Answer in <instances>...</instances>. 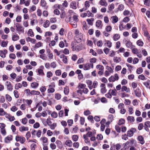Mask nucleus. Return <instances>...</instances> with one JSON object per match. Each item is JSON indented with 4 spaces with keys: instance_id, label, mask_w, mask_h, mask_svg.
<instances>
[{
    "instance_id": "1",
    "label": "nucleus",
    "mask_w": 150,
    "mask_h": 150,
    "mask_svg": "<svg viewBox=\"0 0 150 150\" xmlns=\"http://www.w3.org/2000/svg\"><path fill=\"white\" fill-rule=\"evenodd\" d=\"M71 48L74 51H79L81 50L82 46L81 44H79L77 45H75L72 43L71 44Z\"/></svg>"
},
{
    "instance_id": "2",
    "label": "nucleus",
    "mask_w": 150,
    "mask_h": 150,
    "mask_svg": "<svg viewBox=\"0 0 150 150\" xmlns=\"http://www.w3.org/2000/svg\"><path fill=\"white\" fill-rule=\"evenodd\" d=\"M15 140L17 142H19L23 144L25 141V137L22 136L17 135L16 137Z\"/></svg>"
},
{
    "instance_id": "3",
    "label": "nucleus",
    "mask_w": 150,
    "mask_h": 150,
    "mask_svg": "<svg viewBox=\"0 0 150 150\" xmlns=\"http://www.w3.org/2000/svg\"><path fill=\"white\" fill-rule=\"evenodd\" d=\"M107 70H106L104 73L105 76H109L110 73H112L113 72V69L110 67L107 66L106 68Z\"/></svg>"
},
{
    "instance_id": "4",
    "label": "nucleus",
    "mask_w": 150,
    "mask_h": 150,
    "mask_svg": "<svg viewBox=\"0 0 150 150\" xmlns=\"http://www.w3.org/2000/svg\"><path fill=\"white\" fill-rule=\"evenodd\" d=\"M17 31L20 33H23L24 32V28L19 23H16L15 25Z\"/></svg>"
},
{
    "instance_id": "5",
    "label": "nucleus",
    "mask_w": 150,
    "mask_h": 150,
    "mask_svg": "<svg viewBox=\"0 0 150 150\" xmlns=\"http://www.w3.org/2000/svg\"><path fill=\"white\" fill-rule=\"evenodd\" d=\"M118 108L120 110V113L122 114H124L126 112V110L124 108V105L123 103H120L118 105Z\"/></svg>"
},
{
    "instance_id": "6",
    "label": "nucleus",
    "mask_w": 150,
    "mask_h": 150,
    "mask_svg": "<svg viewBox=\"0 0 150 150\" xmlns=\"http://www.w3.org/2000/svg\"><path fill=\"white\" fill-rule=\"evenodd\" d=\"M136 132V129L132 128L127 132V136L129 137H132L134 133Z\"/></svg>"
},
{
    "instance_id": "7",
    "label": "nucleus",
    "mask_w": 150,
    "mask_h": 150,
    "mask_svg": "<svg viewBox=\"0 0 150 150\" xmlns=\"http://www.w3.org/2000/svg\"><path fill=\"white\" fill-rule=\"evenodd\" d=\"M6 86H7V90L9 91H11L13 89V86L11 83L9 81H7L5 83Z\"/></svg>"
},
{
    "instance_id": "8",
    "label": "nucleus",
    "mask_w": 150,
    "mask_h": 150,
    "mask_svg": "<svg viewBox=\"0 0 150 150\" xmlns=\"http://www.w3.org/2000/svg\"><path fill=\"white\" fill-rule=\"evenodd\" d=\"M93 64L90 63H86L84 65L83 69L84 70H89L90 68H93Z\"/></svg>"
},
{
    "instance_id": "9",
    "label": "nucleus",
    "mask_w": 150,
    "mask_h": 150,
    "mask_svg": "<svg viewBox=\"0 0 150 150\" xmlns=\"http://www.w3.org/2000/svg\"><path fill=\"white\" fill-rule=\"evenodd\" d=\"M13 136L11 135H9L5 138L4 142L6 143H9L13 140Z\"/></svg>"
},
{
    "instance_id": "10",
    "label": "nucleus",
    "mask_w": 150,
    "mask_h": 150,
    "mask_svg": "<svg viewBox=\"0 0 150 150\" xmlns=\"http://www.w3.org/2000/svg\"><path fill=\"white\" fill-rule=\"evenodd\" d=\"M69 21L70 23L72 25L73 27L76 28L77 26V21H74L73 19H71V17H70L69 18Z\"/></svg>"
},
{
    "instance_id": "11",
    "label": "nucleus",
    "mask_w": 150,
    "mask_h": 150,
    "mask_svg": "<svg viewBox=\"0 0 150 150\" xmlns=\"http://www.w3.org/2000/svg\"><path fill=\"white\" fill-rule=\"evenodd\" d=\"M125 45L127 48L131 49L133 48L134 47L132 45V43L129 40L126 41Z\"/></svg>"
},
{
    "instance_id": "12",
    "label": "nucleus",
    "mask_w": 150,
    "mask_h": 150,
    "mask_svg": "<svg viewBox=\"0 0 150 150\" xmlns=\"http://www.w3.org/2000/svg\"><path fill=\"white\" fill-rule=\"evenodd\" d=\"M96 26L99 28L101 29L103 27L101 21L100 20H97L96 22Z\"/></svg>"
},
{
    "instance_id": "13",
    "label": "nucleus",
    "mask_w": 150,
    "mask_h": 150,
    "mask_svg": "<svg viewBox=\"0 0 150 150\" xmlns=\"http://www.w3.org/2000/svg\"><path fill=\"white\" fill-rule=\"evenodd\" d=\"M111 20L113 23H115L117 22L118 21V17L116 15L112 16L111 18Z\"/></svg>"
},
{
    "instance_id": "14",
    "label": "nucleus",
    "mask_w": 150,
    "mask_h": 150,
    "mask_svg": "<svg viewBox=\"0 0 150 150\" xmlns=\"http://www.w3.org/2000/svg\"><path fill=\"white\" fill-rule=\"evenodd\" d=\"M135 95L138 97H140L141 96V91L139 88H137L134 91Z\"/></svg>"
},
{
    "instance_id": "15",
    "label": "nucleus",
    "mask_w": 150,
    "mask_h": 150,
    "mask_svg": "<svg viewBox=\"0 0 150 150\" xmlns=\"http://www.w3.org/2000/svg\"><path fill=\"white\" fill-rule=\"evenodd\" d=\"M7 53V51L6 50H0V56L3 58L6 57V54Z\"/></svg>"
},
{
    "instance_id": "16",
    "label": "nucleus",
    "mask_w": 150,
    "mask_h": 150,
    "mask_svg": "<svg viewBox=\"0 0 150 150\" xmlns=\"http://www.w3.org/2000/svg\"><path fill=\"white\" fill-rule=\"evenodd\" d=\"M28 127L24 126H22L19 128V130L21 132L27 131L28 130Z\"/></svg>"
},
{
    "instance_id": "17",
    "label": "nucleus",
    "mask_w": 150,
    "mask_h": 150,
    "mask_svg": "<svg viewBox=\"0 0 150 150\" xmlns=\"http://www.w3.org/2000/svg\"><path fill=\"white\" fill-rule=\"evenodd\" d=\"M59 57L60 58L63 59L62 61L64 63L66 64L67 63V59L66 56H65L64 54H62L60 55Z\"/></svg>"
},
{
    "instance_id": "18",
    "label": "nucleus",
    "mask_w": 150,
    "mask_h": 150,
    "mask_svg": "<svg viewBox=\"0 0 150 150\" xmlns=\"http://www.w3.org/2000/svg\"><path fill=\"white\" fill-rule=\"evenodd\" d=\"M64 144L67 146L71 147L72 146V143L71 140L67 139L65 142Z\"/></svg>"
},
{
    "instance_id": "19",
    "label": "nucleus",
    "mask_w": 150,
    "mask_h": 150,
    "mask_svg": "<svg viewBox=\"0 0 150 150\" xmlns=\"http://www.w3.org/2000/svg\"><path fill=\"white\" fill-rule=\"evenodd\" d=\"M100 5L104 6H107L108 5V3L106 0H100L99 2Z\"/></svg>"
},
{
    "instance_id": "20",
    "label": "nucleus",
    "mask_w": 150,
    "mask_h": 150,
    "mask_svg": "<svg viewBox=\"0 0 150 150\" xmlns=\"http://www.w3.org/2000/svg\"><path fill=\"white\" fill-rule=\"evenodd\" d=\"M26 40L27 42H30L33 44H35L36 42L35 39L31 38L29 37H27Z\"/></svg>"
},
{
    "instance_id": "21",
    "label": "nucleus",
    "mask_w": 150,
    "mask_h": 150,
    "mask_svg": "<svg viewBox=\"0 0 150 150\" xmlns=\"http://www.w3.org/2000/svg\"><path fill=\"white\" fill-rule=\"evenodd\" d=\"M94 19L93 18H88L86 20V21L88 23L91 25H92L93 24V21Z\"/></svg>"
},
{
    "instance_id": "22",
    "label": "nucleus",
    "mask_w": 150,
    "mask_h": 150,
    "mask_svg": "<svg viewBox=\"0 0 150 150\" xmlns=\"http://www.w3.org/2000/svg\"><path fill=\"white\" fill-rule=\"evenodd\" d=\"M42 46V43L40 42H39L36 43L34 46V48L36 49Z\"/></svg>"
},
{
    "instance_id": "23",
    "label": "nucleus",
    "mask_w": 150,
    "mask_h": 150,
    "mask_svg": "<svg viewBox=\"0 0 150 150\" xmlns=\"http://www.w3.org/2000/svg\"><path fill=\"white\" fill-rule=\"evenodd\" d=\"M137 139L139 142V143L142 144L144 143V141L143 137L142 136H140L138 137Z\"/></svg>"
},
{
    "instance_id": "24",
    "label": "nucleus",
    "mask_w": 150,
    "mask_h": 150,
    "mask_svg": "<svg viewBox=\"0 0 150 150\" xmlns=\"http://www.w3.org/2000/svg\"><path fill=\"white\" fill-rule=\"evenodd\" d=\"M39 85L38 83L37 82H33L31 84V86L32 88H38Z\"/></svg>"
},
{
    "instance_id": "25",
    "label": "nucleus",
    "mask_w": 150,
    "mask_h": 150,
    "mask_svg": "<svg viewBox=\"0 0 150 150\" xmlns=\"http://www.w3.org/2000/svg\"><path fill=\"white\" fill-rule=\"evenodd\" d=\"M40 140L42 142L43 144H45L47 142L48 139L47 138L45 137H41L40 139Z\"/></svg>"
},
{
    "instance_id": "26",
    "label": "nucleus",
    "mask_w": 150,
    "mask_h": 150,
    "mask_svg": "<svg viewBox=\"0 0 150 150\" xmlns=\"http://www.w3.org/2000/svg\"><path fill=\"white\" fill-rule=\"evenodd\" d=\"M76 3L75 1L72 2L70 4V7L73 9L76 8Z\"/></svg>"
},
{
    "instance_id": "27",
    "label": "nucleus",
    "mask_w": 150,
    "mask_h": 150,
    "mask_svg": "<svg viewBox=\"0 0 150 150\" xmlns=\"http://www.w3.org/2000/svg\"><path fill=\"white\" fill-rule=\"evenodd\" d=\"M96 133L93 132V133L91 132H88L86 134H84L85 135L86 137H91L92 136H94Z\"/></svg>"
},
{
    "instance_id": "28",
    "label": "nucleus",
    "mask_w": 150,
    "mask_h": 150,
    "mask_svg": "<svg viewBox=\"0 0 150 150\" xmlns=\"http://www.w3.org/2000/svg\"><path fill=\"white\" fill-rule=\"evenodd\" d=\"M121 91H125L126 92H129L130 90L129 88H128L126 86H124L122 87L121 88Z\"/></svg>"
},
{
    "instance_id": "29",
    "label": "nucleus",
    "mask_w": 150,
    "mask_h": 150,
    "mask_svg": "<svg viewBox=\"0 0 150 150\" xmlns=\"http://www.w3.org/2000/svg\"><path fill=\"white\" fill-rule=\"evenodd\" d=\"M114 62L116 63H119L121 61V58L117 57H115L113 58Z\"/></svg>"
},
{
    "instance_id": "30",
    "label": "nucleus",
    "mask_w": 150,
    "mask_h": 150,
    "mask_svg": "<svg viewBox=\"0 0 150 150\" xmlns=\"http://www.w3.org/2000/svg\"><path fill=\"white\" fill-rule=\"evenodd\" d=\"M23 101L24 103H26L28 106H30V105L32 103V100H23Z\"/></svg>"
},
{
    "instance_id": "31",
    "label": "nucleus",
    "mask_w": 150,
    "mask_h": 150,
    "mask_svg": "<svg viewBox=\"0 0 150 150\" xmlns=\"http://www.w3.org/2000/svg\"><path fill=\"white\" fill-rule=\"evenodd\" d=\"M120 38L119 34H115L113 36V39L114 41L118 40Z\"/></svg>"
},
{
    "instance_id": "32",
    "label": "nucleus",
    "mask_w": 150,
    "mask_h": 150,
    "mask_svg": "<svg viewBox=\"0 0 150 150\" xmlns=\"http://www.w3.org/2000/svg\"><path fill=\"white\" fill-rule=\"evenodd\" d=\"M12 39L13 41H15L18 40L19 37L18 35H14L12 36Z\"/></svg>"
},
{
    "instance_id": "33",
    "label": "nucleus",
    "mask_w": 150,
    "mask_h": 150,
    "mask_svg": "<svg viewBox=\"0 0 150 150\" xmlns=\"http://www.w3.org/2000/svg\"><path fill=\"white\" fill-rule=\"evenodd\" d=\"M31 95H39L40 94V92L38 91L35 90H32L31 91Z\"/></svg>"
},
{
    "instance_id": "34",
    "label": "nucleus",
    "mask_w": 150,
    "mask_h": 150,
    "mask_svg": "<svg viewBox=\"0 0 150 150\" xmlns=\"http://www.w3.org/2000/svg\"><path fill=\"white\" fill-rule=\"evenodd\" d=\"M22 85L21 83L16 84L15 86V88L16 90H18L19 88H22Z\"/></svg>"
},
{
    "instance_id": "35",
    "label": "nucleus",
    "mask_w": 150,
    "mask_h": 150,
    "mask_svg": "<svg viewBox=\"0 0 150 150\" xmlns=\"http://www.w3.org/2000/svg\"><path fill=\"white\" fill-rule=\"evenodd\" d=\"M6 112L2 108H0V116H3L5 115L6 114Z\"/></svg>"
},
{
    "instance_id": "36",
    "label": "nucleus",
    "mask_w": 150,
    "mask_h": 150,
    "mask_svg": "<svg viewBox=\"0 0 150 150\" xmlns=\"http://www.w3.org/2000/svg\"><path fill=\"white\" fill-rule=\"evenodd\" d=\"M86 86L85 84L82 83H79L78 86V88L79 89H81L83 90V88H85V87H86Z\"/></svg>"
},
{
    "instance_id": "37",
    "label": "nucleus",
    "mask_w": 150,
    "mask_h": 150,
    "mask_svg": "<svg viewBox=\"0 0 150 150\" xmlns=\"http://www.w3.org/2000/svg\"><path fill=\"white\" fill-rule=\"evenodd\" d=\"M83 139H84V142L86 144L90 143V141L89 140L88 138L87 137H86V135H83Z\"/></svg>"
},
{
    "instance_id": "38",
    "label": "nucleus",
    "mask_w": 150,
    "mask_h": 150,
    "mask_svg": "<svg viewBox=\"0 0 150 150\" xmlns=\"http://www.w3.org/2000/svg\"><path fill=\"white\" fill-rule=\"evenodd\" d=\"M127 120L128 121H129L131 122H134L135 120L134 117L132 116H129L127 117Z\"/></svg>"
},
{
    "instance_id": "39",
    "label": "nucleus",
    "mask_w": 150,
    "mask_h": 150,
    "mask_svg": "<svg viewBox=\"0 0 150 150\" xmlns=\"http://www.w3.org/2000/svg\"><path fill=\"white\" fill-rule=\"evenodd\" d=\"M78 17V16H77L76 14H74L73 15V17L72 18H71V19H73V20L74 21L78 22L79 21Z\"/></svg>"
},
{
    "instance_id": "40",
    "label": "nucleus",
    "mask_w": 150,
    "mask_h": 150,
    "mask_svg": "<svg viewBox=\"0 0 150 150\" xmlns=\"http://www.w3.org/2000/svg\"><path fill=\"white\" fill-rule=\"evenodd\" d=\"M96 68L97 69H98L99 70H103L104 69V67L103 66L100 64L97 65L96 66Z\"/></svg>"
},
{
    "instance_id": "41",
    "label": "nucleus",
    "mask_w": 150,
    "mask_h": 150,
    "mask_svg": "<svg viewBox=\"0 0 150 150\" xmlns=\"http://www.w3.org/2000/svg\"><path fill=\"white\" fill-rule=\"evenodd\" d=\"M64 92L65 95H67L69 92V89L68 87L66 86L64 88Z\"/></svg>"
},
{
    "instance_id": "42",
    "label": "nucleus",
    "mask_w": 150,
    "mask_h": 150,
    "mask_svg": "<svg viewBox=\"0 0 150 150\" xmlns=\"http://www.w3.org/2000/svg\"><path fill=\"white\" fill-rule=\"evenodd\" d=\"M134 0H128L127 2V4L131 7H132L133 6V2Z\"/></svg>"
},
{
    "instance_id": "43",
    "label": "nucleus",
    "mask_w": 150,
    "mask_h": 150,
    "mask_svg": "<svg viewBox=\"0 0 150 150\" xmlns=\"http://www.w3.org/2000/svg\"><path fill=\"white\" fill-rule=\"evenodd\" d=\"M0 132L1 134L3 136H5L7 133L6 129L5 128L0 129Z\"/></svg>"
},
{
    "instance_id": "44",
    "label": "nucleus",
    "mask_w": 150,
    "mask_h": 150,
    "mask_svg": "<svg viewBox=\"0 0 150 150\" xmlns=\"http://www.w3.org/2000/svg\"><path fill=\"white\" fill-rule=\"evenodd\" d=\"M57 126V123H54L52 124H51L49 126L50 127V128H51L52 129H54L55 127H56Z\"/></svg>"
},
{
    "instance_id": "45",
    "label": "nucleus",
    "mask_w": 150,
    "mask_h": 150,
    "mask_svg": "<svg viewBox=\"0 0 150 150\" xmlns=\"http://www.w3.org/2000/svg\"><path fill=\"white\" fill-rule=\"evenodd\" d=\"M97 60V59L94 57L91 58L90 59V64H93V63H95L96 62Z\"/></svg>"
},
{
    "instance_id": "46",
    "label": "nucleus",
    "mask_w": 150,
    "mask_h": 150,
    "mask_svg": "<svg viewBox=\"0 0 150 150\" xmlns=\"http://www.w3.org/2000/svg\"><path fill=\"white\" fill-rule=\"evenodd\" d=\"M50 22L48 20L46 21L44 23L43 26L45 28H47L50 25Z\"/></svg>"
},
{
    "instance_id": "47",
    "label": "nucleus",
    "mask_w": 150,
    "mask_h": 150,
    "mask_svg": "<svg viewBox=\"0 0 150 150\" xmlns=\"http://www.w3.org/2000/svg\"><path fill=\"white\" fill-rule=\"evenodd\" d=\"M72 140L74 141H76L78 140L79 137L78 136L76 135H73L71 137Z\"/></svg>"
},
{
    "instance_id": "48",
    "label": "nucleus",
    "mask_w": 150,
    "mask_h": 150,
    "mask_svg": "<svg viewBox=\"0 0 150 150\" xmlns=\"http://www.w3.org/2000/svg\"><path fill=\"white\" fill-rule=\"evenodd\" d=\"M40 57L44 60H46L47 59L46 56L44 54H40L39 56Z\"/></svg>"
},
{
    "instance_id": "49",
    "label": "nucleus",
    "mask_w": 150,
    "mask_h": 150,
    "mask_svg": "<svg viewBox=\"0 0 150 150\" xmlns=\"http://www.w3.org/2000/svg\"><path fill=\"white\" fill-rule=\"evenodd\" d=\"M50 148L52 150L55 149L56 148V146L54 143H51L50 145Z\"/></svg>"
},
{
    "instance_id": "50",
    "label": "nucleus",
    "mask_w": 150,
    "mask_h": 150,
    "mask_svg": "<svg viewBox=\"0 0 150 150\" xmlns=\"http://www.w3.org/2000/svg\"><path fill=\"white\" fill-rule=\"evenodd\" d=\"M21 120V122L23 124L25 125H26L27 123L28 120L26 117L23 118Z\"/></svg>"
},
{
    "instance_id": "51",
    "label": "nucleus",
    "mask_w": 150,
    "mask_h": 150,
    "mask_svg": "<svg viewBox=\"0 0 150 150\" xmlns=\"http://www.w3.org/2000/svg\"><path fill=\"white\" fill-rule=\"evenodd\" d=\"M38 72L39 75H44V73L43 72V70L42 69H38Z\"/></svg>"
},
{
    "instance_id": "52",
    "label": "nucleus",
    "mask_w": 150,
    "mask_h": 150,
    "mask_svg": "<svg viewBox=\"0 0 150 150\" xmlns=\"http://www.w3.org/2000/svg\"><path fill=\"white\" fill-rule=\"evenodd\" d=\"M51 116L53 118H56L58 116V114L56 112H53L51 114Z\"/></svg>"
},
{
    "instance_id": "53",
    "label": "nucleus",
    "mask_w": 150,
    "mask_h": 150,
    "mask_svg": "<svg viewBox=\"0 0 150 150\" xmlns=\"http://www.w3.org/2000/svg\"><path fill=\"white\" fill-rule=\"evenodd\" d=\"M25 92L26 93V95L27 96L31 95V91L29 89H27L25 90Z\"/></svg>"
},
{
    "instance_id": "54",
    "label": "nucleus",
    "mask_w": 150,
    "mask_h": 150,
    "mask_svg": "<svg viewBox=\"0 0 150 150\" xmlns=\"http://www.w3.org/2000/svg\"><path fill=\"white\" fill-rule=\"evenodd\" d=\"M138 78L139 79L142 80H144L146 79L145 76L143 74H141L139 75L138 76Z\"/></svg>"
},
{
    "instance_id": "55",
    "label": "nucleus",
    "mask_w": 150,
    "mask_h": 150,
    "mask_svg": "<svg viewBox=\"0 0 150 150\" xmlns=\"http://www.w3.org/2000/svg\"><path fill=\"white\" fill-rule=\"evenodd\" d=\"M128 111L129 115H132L133 113V108L132 107H129L128 108Z\"/></svg>"
},
{
    "instance_id": "56",
    "label": "nucleus",
    "mask_w": 150,
    "mask_h": 150,
    "mask_svg": "<svg viewBox=\"0 0 150 150\" xmlns=\"http://www.w3.org/2000/svg\"><path fill=\"white\" fill-rule=\"evenodd\" d=\"M114 8V5L113 4H111L109 5L108 6V9L110 11H112Z\"/></svg>"
},
{
    "instance_id": "57",
    "label": "nucleus",
    "mask_w": 150,
    "mask_h": 150,
    "mask_svg": "<svg viewBox=\"0 0 150 150\" xmlns=\"http://www.w3.org/2000/svg\"><path fill=\"white\" fill-rule=\"evenodd\" d=\"M79 146V144L78 142H75L73 144V146L76 148H78Z\"/></svg>"
},
{
    "instance_id": "58",
    "label": "nucleus",
    "mask_w": 150,
    "mask_h": 150,
    "mask_svg": "<svg viewBox=\"0 0 150 150\" xmlns=\"http://www.w3.org/2000/svg\"><path fill=\"white\" fill-rule=\"evenodd\" d=\"M96 139L98 140H101L103 139V136L101 134H98L96 137Z\"/></svg>"
},
{
    "instance_id": "59",
    "label": "nucleus",
    "mask_w": 150,
    "mask_h": 150,
    "mask_svg": "<svg viewBox=\"0 0 150 150\" xmlns=\"http://www.w3.org/2000/svg\"><path fill=\"white\" fill-rule=\"evenodd\" d=\"M46 88L45 86H42L40 88V91L42 92H44L46 90Z\"/></svg>"
},
{
    "instance_id": "60",
    "label": "nucleus",
    "mask_w": 150,
    "mask_h": 150,
    "mask_svg": "<svg viewBox=\"0 0 150 150\" xmlns=\"http://www.w3.org/2000/svg\"><path fill=\"white\" fill-rule=\"evenodd\" d=\"M41 5L42 6H45L46 5V2L45 0H41L40 1Z\"/></svg>"
},
{
    "instance_id": "61",
    "label": "nucleus",
    "mask_w": 150,
    "mask_h": 150,
    "mask_svg": "<svg viewBox=\"0 0 150 150\" xmlns=\"http://www.w3.org/2000/svg\"><path fill=\"white\" fill-rule=\"evenodd\" d=\"M10 110L13 112H15L18 110V108L15 106H13L10 109Z\"/></svg>"
},
{
    "instance_id": "62",
    "label": "nucleus",
    "mask_w": 150,
    "mask_h": 150,
    "mask_svg": "<svg viewBox=\"0 0 150 150\" xmlns=\"http://www.w3.org/2000/svg\"><path fill=\"white\" fill-rule=\"evenodd\" d=\"M28 34L31 37H33L34 36L33 32L31 29H30L28 31Z\"/></svg>"
},
{
    "instance_id": "63",
    "label": "nucleus",
    "mask_w": 150,
    "mask_h": 150,
    "mask_svg": "<svg viewBox=\"0 0 150 150\" xmlns=\"http://www.w3.org/2000/svg\"><path fill=\"white\" fill-rule=\"evenodd\" d=\"M143 69L141 67H140L137 69V73L138 74L141 73L143 71Z\"/></svg>"
},
{
    "instance_id": "64",
    "label": "nucleus",
    "mask_w": 150,
    "mask_h": 150,
    "mask_svg": "<svg viewBox=\"0 0 150 150\" xmlns=\"http://www.w3.org/2000/svg\"><path fill=\"white\" fill-rule=\"evenodd\" d=\"M144 4L147 6H149L150 5V1L149 0H145L144 1Z\"/></svg>"
}]
</instances>
